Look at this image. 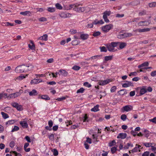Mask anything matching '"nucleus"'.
I'll list each match as a JSON object with an SVG mask.
<instances>
[{"label": "nucleus", "mask_w": 156, "mask_h": 156, "mask_svg": "<svg viewBox=\"0 0 156 156\" xmlns=\"http://www.w3.org/2000/svg\"><path fill=\"white\" fill-rule=\"evenodd\" d=\"M99 107V105H97L96 106H95L93 108L91 109V111L94 112H96L99 111V110L98 108Z\"/></svg>", "instance_id": "19"}, {"label": "nucleus", "mask_w": 156, "mask_h": 156, "mask_svg": "<svg viewBox=\"0 0 156 156\" xmlns=\"http://www.w3.org/2000/svg\"><path fill=\"white\" fill-rule=\"evenodd\" d=\"M41 98L45 100H50V99L48 96L46 95H42L41 97Z\"/></svg>", "instance_id": "23"}, {"label": "nucleus", "mask_w": 156, "mask_h": 156, "mask_svg": "<svg viewBox=\"0 0 156 156\" xmlns=\"http://www.w3.org/2000/svg\"><path fill=\"white\" fill-rule=\"evenodd\" d=\"M20 92H16L13 94H9L8 97V98L9 99L11 98H14L20 96Z\"/></svg>", "instance_id": "8"}, {"label": "nucleus", "mask_w": 156, "mask_h": 156, "mask_svg": "<svg viewBox=\"0 0 156 156\" xmlns=\"http://www.w3.org/2000/svg\"><path fill=\"white\" fill-rule=\"evenodd\" d=\"M13 153L16 156H22L21 154L20 153H17V152L16 151H12L10 152V153Z\"/></svg>", "instance_id": "50"}, {"label": "nucleus", "mask_w": 156, "mask_h": 156, "mask_svg": "<svg viewBox=\"0 0 156 156\" xmlns=\"http://www.w3.org/2000/svg\"><path fill=\"white\" fill-rule=\"evenodd\" d=\"M124 14H117L115 15V16L116 17L121 18L124 17Z\"/></svg>", "instance_id": "56"}, {"label": "nucleus", "mask_w": 156, "mask_h": 156, "mask_svg": "<svg viewBox=\"0 0 156 156\" xmlns=\"http://www.w3.org/2000/svg\"><path fill=\"white\" fill-rule=\"evenodd\" d=\"M14 120H11L8 121L6 122V125L13 124L14 123Z\"/></svg>", "instance_id": "29"}, {"label": "nucleus", "mask_w": 156, "mask_h": 156, "mask_svg": "<svg viewBox=\"0 0 156 156\" xmlns=\"http://www.w3.org/2000/svg\"><path fill=\"white\" fill-rule=\"evenodd\" d=\"M147 90L146 88L144 87H143L141 89L140 91V95H143L147 92Z\"/></svg>", "instance_id": "20"}, {"label": "nucleus", "mask_w": 156, "mask_h": 156, "mask_svg": "<svg viewBox=\"0 0 156 156\" xmlns=\"http://www.w3.org/2000/svg\"><path fill=\"white\" fill-rule=\"evenodd\" d=\"M80 68V67L77 66H74L72 67V69L74 70L77 71L79 70Z\"/></svg>", "instance_id": "36"}, {"label": "nucleus", "mask_w": 156, "mask_h": 156, "mask_svg": "<svg viewBox=\"0 0 156 156\" xmlns=\"http://www.w3.org/2000/svg\"><path fill=\"white\" fill-rule=\"evenodd\" d=\"M144 145L146 147H149L151 146V144L150 143H144Z\"/></svg>", "instance_id": "60"}, {"label": "nucleus", "mask_w": 156, "mask_h": 156, "mask_svg": "<svg viewBox=\"0 0 156 156\" xmlns=\"http://www.w3.org/2000/svg\"><path fill=\"white\" fill-rule=\"evenodd\" d=\"M133 34L131 33H125L123 34H120L117 36L118 38H124L128 37H131Z\"/></svg>", "instance_id": "5"}, {"label": "nucleus", "mask_w": 156, "mask_h": 156, "mask_svg": "<svg viewBox=\"0 0 156 156\" xmlns=\"http://www.w3.org/2000/svg\"><path fill=\"white\" fill-rule=\"evenodd\" d=\"M16 108L19 111H21L23 110V108H22V106L20 105H18L17 106V107Z\"/></svg>", "instance_id": "63"}, {"label": "nucleus", "mask_w": 156, "mask_h": 156, "mask_svg": "<svg viewBox=\"0 0 156 156\" xmlns=\"http://www.w3.org/2000/svg\"><path fill=\"white\" fill-rule=\"evenodd\" d=\"M146 12L145 10H143L139 13V16H142L146 14Z\"/></svg>", "instance_id": "41"}, {"label": "nucleus", "mask_w": 156, "mask_h": 156, "mask_svg": "<svg viewBox=\"0 0 156 156\" xmlns=\"http://www.w3.org/2000/svg\"><path fill=\"white\" fill-rule=\"evenodd\" d=\"M126 136L127 134L126 133H121L119 134L117 136V138L124 139L126 137Z\"/></svg>", "instance_id": "13"}, {"label": "nucleus", "mask_w": 156, "mask_h": 156, "mask_svg": "<svg viewBox=\"0 0 156 156\" xmlns=\"http://www.w3.org/2000/svg\"><path fill=\"white\" fill-rule=\"evenodd\" d=\"M48 37V35L47 34H44L43 36L39 37L38 39H47Z\"/></svg>", "instance_id": "46"}, {"label": "nucleus", "mask_w": 156, "mask_h": 156, "mask_svg": "<svg viewBox=\"0 0 156 156\" xmlns=\"http://www.w3.org/2000/svg\"><path fill=\"white\" fill-rule=\"evenodd\" d=\"M133 107L130 105H127L124 106L122 108V112H129L132 109Z\"/></svg>", "instance_id": "7"}, {"label": "nucleus", "mask_w": 156, "mask_h": 156, "mask_svg": "<svg viewBox=\"0 0 156 156\" xmlns=\"http://www.w3.org/2000/svg\"><path fill=\"white\" fill-rule=\"evenodd\" d=\"M108 50L111 52H114V48L117 47V44L116 42H112L110 44L106 45Z\"/></svg>", "instance_id": "2"}, {"label": "nucleus", "mask_w": 156, "mask_h": 156, "mask_svg": "<svg viewBox=\"0 0 156 156\" xmlns=\"http://www.w3.org/2000/svg\"><path fill=\"white\" fill-rule=\"evenodd\" d=\"M151 75L152 76H156V71L152 72L151 73Z\"/></svg>", "instance_id": "64"}, {"label": "nucleus", "mask_w": 156, "mask_h": 156, "mask_svg": "<svg viewBox=\"0 0 156 156\" xmlns=\"http://www.w3.org/2000/svg\"><path fill=\"white\" fill-rule=\"evenodd\" d=\"M38 81H39V80H38L37 79H35L31 80L30 83L31 84H37L38 83Z\"/></svg>", "instance_id": "37"}, {"label": "nucleus", "mask_w": 156, "mask_h": 156, "mask_svg": "<svg viewBox=\"0 0 156 156\" xmlns=\"http://www.w3.org/2000/svg\"><path fill=\"white\" fill-rule=\"evenodd\" d=\"M150 8H154L156 7V2H153L148 4Z\"/></svg>", "instance_id": "22"}, {"label": "nucleus", "mask_w": 156, "mask_h": 156, "mask_svg": "<svg viewBox=\"0 0 156 156\" xmlns=\"http://www.w3.org/2000/svg\"><path fill=\"white\" fill-rule=\"evenodd\" d=\"M28 47L31 49L32 50H34L35 49V46L33 41H30V43L28 44Z\"/></svg>", "instance_id": "12"}, {"label": "nucleus", "mask_w": 156, "mask_h": 156, "mask_svg": "<svg viewBox=\"0 0 156 156\" xmlns=\"http://www.w3.org/2000/svg\"><path fill=\"white\" fill-rule=\"evenodd\" d=\"M55 6L56 8L58 9H62V7L61 5L58 3L55 4Z\"/></svg>", "instance_id": "38"}, {"label": "nucleus", "mask_w": 156, "mask_h": 156, "mask_svg": "<svg viewBox=\"0 0 156 156\" xmlns=\"http://www.w3.org/2000/svg\"><path fill=\"white\" fill-rule=\"evenodd\" d=\"M30 13V12L29 11H26L25 12H21L20 14L21 15H23L24 16H26L27 15L29 14Z\"/></svg>", "instance_id": "28"}, {"label": "nucleus", "mask_w": 156, "mask_h": 156, "mask_svg": "<svg viewBox=\"0 0 156 156\" xmlns=\"http://www.w3.org/2000/svg\"><path fill=\"white\" fill-rule=\"evenodd\" d=\"M126 83H123L122 85V87H127L130 86H133V84L131 82L127 81H126Z\"/></svg>", "instance_id": "10"}, {"label": "nucleus", "mask_w": 156, "mask_h": 156, "mask_svg": "<svg viewBox=\"0 0 156 156\" xmlns=\"http://www.w3.org/2000/svg\"><path fill=\"white\" fill-rule=\"evenodd\" d=\"M110 81V79H107L103 81H101L98 82V84L101 85H106Z\"/></svg>", "instance_id": "11"}, {"label": "nucleus", "mask_w": 156, "mask_h": 156, "mask_svg": "<svg viewBox=\"0 0 156 156\" xmlns=\"http://www.w3.org/2000/svg\"><path fill=\"white\" fill-rule=\"evenodd\" d=\"M83 85L89 88L91 87V85L89 84L87 82H84L83 83Z\"/></svg>", "instance_id": "49"}, {"label": "nucleus", "mask_w": 156, "mask_h": 156, "mask_svg": "<svg viewBox=\"0 0 156 156\" xmlns=\"http://www.w3.org/2000/svg\"><path fill=\"white\" fill-rule=\"evenodd\" d=\"M14 145H15V142L14 141H12L10 142V144H9V146H10V147L12 148L13 147H14Z\"/></svg>", "instance_id": "59"}, {"label": "nucleus", "mask_w": 156, "mask_h": 156, "mask_svg": "<svg viewBox=\"0 0 156 156\" xmlns=\"http://www.w3.org/2000/svg\"><path fill=\"white\" fill-rule=\"evenodd\" d=\"M144 133H145V136L147 138L149 136L148 131L146 129H145L144 130Z\"/></svg>", "instance_id": "47"}, {"label": "nucleus", "mask_w": 156, "mask_h": 156, "mask_svg": "<svg viewBox=\"0 0 156 156\" xmlns=\"http://www.w3.org/2000/svg\"><path fill=\"white\" fill-rule=\"evenodd\" d=\"M66 99V98L65 97H62L61 98H59L56 99L58 101H62Z\"/></svg>", "instance_id": "51"}, {"label": "nucleus", "mask_w": 156, "mask_h": 156, "mask_svg": "<svg viewBox=\"0 0 156 156\" xmlns=\"http://www.w3.org/2000/svg\"><path fill=\"white\" fill-rule=\"evenodd\" d=\"M149 65V63L147 62H145L141 64V66H142V67L145 66H148Z\"/></svg>", "instance_id": "58"}, {"label": "nucleus", "mask_w": 156, "mask_h": 156, "mask_svg": "<svg viewBox=\"0 0 156 156\" xmlns=\"http://www.w3.org/2000/svg\"><path fill=\"white\" fill-rule=\"evenodd\" d=\"M25 78V76H24V75H23L22 74H21V76H18L16 79H18L19 80H21L22 79H23L24 78Z\"/></svg>", "instance_id": "48"}, {"label": "nucleus", "mask_w": 156, "mask_h": 156, "mask_svg": "<svg viewBox=\"0 0 156 156\" xmlns=\"http://www.w3.org/2000/svg\"><path fill=\"white\" fill-rule=\"evenodd\" d=\"M103 18L105 22L106 23H109V20L108 19L107 16H105V15H103Z\"/></svg>", "instance_id": "44"}, {"label": "nucleus", "mask_w": 156, "mask_h": 156, "mask_svg": "<svg viewBox=\"0 0 156 156\" xmlns=\"http://www.w3.org/2000/svg\"><path fill=\"white\" fill-rule=\"evenodd\" d=\"M111 13V12L110 11H106L103 13V15H105V16H110Z\"/></svg>", "instance_id": "39"}, {"label": "nucleus", "mask_w": 156, "mask_h": 156, "mask_svg": "<svg viewBox=\"0 0 156 156\" xmlns=\"http://www.w3.org/2000/svg\"><path fill=\"white\" fill-rule=\"evenodd\" d=\"M33 67V66L31 64H28L27 66L23 65L17 67L15 70L17 73L26 72L27 71L31 70Z\"/></svg>", "instance_id": "1"}, {"label": "nucleus", "mask_w": 156, "mask_h": 156, "mask_svg": "<svg viewBox=\"0 0 156 156\" xmlns=\"http://www.w3.org/2000/svg\"><path fill=\"white\" fill-rule=\"evenodd\" d=\"M113 55H110L108 56H106L104 57V60L105 61H108L111 60L112 59Z\"/></svg>", "instance_id": "17"}, {"label": "nucleus", "mask_w": 156, "mask_h": 156, "mask_svg": "<svg viewBox=\"0 0 156 156\" xmlns=\"http://www.w3.org/2000/svg\"><path fill=\"white\" fill-rule=\"evenodd\" d=\"M18 103H16V102H14V103H12V106L14 107V108H16L17 107V106L18 105Z\"/></svg>", "instance_id": "62"}, {"label": "nucleus", "mask_w": 156, "mask_h": 156, "mask_svg": "<svg viewBox=\"0 0 156 156\" xmlns=\"http://www.w3.org/2000/svg\"><path fill=\"white\" fill-rule=\"evenodd\" d=\"M150 29L148 28H144L143 29H137L136 30V31L140 32H148L150 31Z\"/></svg>", "instance_id": "14"}, {"label": "nucleus", "mask_w": 156, "mask_h": 156, "mask_svg": "<svg viewBox=\"0 0 156 156\" xmlns=\"http://www.w3.org/2000/svg\"><path fill=\"white\" fill-rule=\"evenodd\" d=\"M87 119V114H85V116L83 117V121L84 122H88Z\"/></svg>", "instance_id": "53"}, {"label": "nucleus", "mask_w": 156, "mask_h": 156, "mask_svg": "<svg viewBox=\"0 0 156 156\" xmlns=\"http://www.w3.org/2000/svg\"><path fill=\"white\" fill-rule=\"evenodd\" d=\"M1 114L2 115L3 118L4 119H5L9 117L8 115L5 113L3 112H1Z\"/></svg>", "instance_id": "24"}, {"label": "nucleus", "mask_w": 156, "mask_h": 156, "mask_svg": "<svg viewBox=\"0 0 156 156\" xmlns=\"http://www.w3.org/2000/svg\"><path fill=\"white\" fill-rule=\"evenodd\" d=\"M149 154V152L147 151L144 152L142 154V156H148Z\"/></svg>", "instance_id": "61"}, {"label": "nucleus", "mask_w": 156, "mask_h": 156, "mask_svg": "<svg viewBox=\"0 0 156 156\" xmlns=\"http://www.w3.org/2000/svg\"><path fill=\"white\" fill-rule=\"evenodd\" d=\"M84 90L85 89L83 87H81L77 90L76 93H82L84 92Z\"/></svg>", "instance_id": "32"}, {"label": "nucleus", "mask_w": 156, "mask_h": 156, "mask_svg": "<svg viewBox=\"0 0 156 156\" xmlns=\"http://www.w3.org/2000/svg\"><path fill=\"white\" fill-rule=\"evenodd\" d=\"M39 20L40 21L43 22L47 21V19L44 17H41L39 19Z\"/></svg>", "instance_id": "55"}, {"label": "nucleus", "mask_w": 156, "mask_h": 156, "mask_svg": "<svg viewBox=\"0 0 156 156\" xmlns=\"http://www.w3.org/2000/svg\"><path fill=\"white\" fill-rule=\"evenodd\" d=\"M38 93L37 91L35 89H33L32 91L29 92V94L30 96H33L37 95Z\"/></svg>", "instance_id": "15"}, {"label": "nucleus", "mask_w": 156, "mask_h": 156, "mask_svg": "<svg viewBox=\"0 0 156 156\" xmlns=\"http://www.w3.org/2000/svg\"><path fill=\"white\" fill-rule=\"evenodd\" d=\"M116 43L117 44V46L119 45V48H118L119 50L123 49L127 45V44L124 42H116Z\"/></svg>", "instance_id": "4"}, {"label": "nucleus", "mask_w": 156, "mask_h": 156, "mask_svg": "<svg viewBox=\"0 0 156 156\" xmlns=\"http://www.w3.org/2000/svg\"><path fill=\"white\" fill-rule=\"evenodd\" d=\"M140 20V18L138 17L137 18H135L131 20L128 23H132L133 22H137L138 21Z\"/></svg>", "instance_id": "26"}, {"label": "nucleus", "mask_w": 156, "mask_h": 156, "mask_svg": "<svg viewBox=\"0 0 156 156\" xmlns=\"http://www.w3.org/2000/svg\"><path fill=\"white\" fill-rule=\"evenodd\" d=\"M116 89V87L115 86H113L111 89V92H114L115 91Z\"/></svg>", "instance_id": "54"}, {"label": "nucleus", "mask_w": 156, "mask_h": 156, "mask_svg": "<svg viewBox=\"0 0 156 156\" xmlns=\"http://www.w3.org/2000/svg\"><path fill=\"white\" fill-rule=\"evenodd\" d=\"M102 56V55H95L93 56H92L90 58H89V59H87V60L90 59V58H91L92 59H95L96 58H101Z\"/></svg>", "instance_id": "27"}, {"label": "nucleus", "mask_w": 156, "mask_h": 156, "mask_svg": "<svg viewBox=\"0 0 156 156\" xmlns=\"http://www.w3.org/2000/svg\"><path fill=\"white\" fill-rule=\"evenodd\" d=\"M151 23L150 20H146L144 21H141L139 22L138 25L139 26H148Z\"/></svg>", "instance_id": "6"}, {"label": "nucleus", "mask_w": 156, "mask_h": 156, "mask_svg": "<svg viewBox=\"0 0 156 156\" xmlns=\"http://www.w3.org/2000/svg\"><path fill=\"white\" fill-rule=\"evenodd\" d=\"M48 137L50 140L51 141L54 140V136L53 134H51L49 135H48Z\"/></svg>", "instance_id": "33"}, {"label": "nucleus", "mask_w": 156, "mask_h": 156, "mask_svg": "<svg viewBox=\"0 0 156 156\" xmlns=\"http://www.w3.org/2000/svg\"><path fill=\"white\" fill-rule=\"evenodd\" d=\"M80 42L78 40H74L72 42V44L73 45H76L79 44Z\"/></svg>", "instance_id": "25"}, {"label": "nucleus", "mask_w": 156, "mask_h": 156, "mask_svg": "<svg viewBox=\"0 0 156 156\" xmlns=\"http://www.w3.org/2000/svg\"><path fill=\"white\" fill-rule=\"evenodd\" d=\"M52 151L53 152V155L55 156H56L58 154V152L57 150L55 149H53Z\"/></svg>", "instance_id": "31"}, {"label": "nucleus", "mask_w": 156, "mask_h": 156, "mask_svg": "<svg viewBox=\"0 0 156 156\" xmlns=\"http://www.w3.org/2000/svg\"><path fill=\"white\" fill-rule=\"evenodd\" d=\"M117 150V147H112L111 149V152L112 154H114L115 153L116 151Z\"/></svg>", "instance_id": "40"}, {"label": "nucleus", "mask_w": 156, "mask_h": 156, "mask_svg": "<svg viewBox=\"0 0 156 156\" xmlns=\"http://www.w3.org/2000/svg\"><path fill=\"white\" fill-rule=\"evenodd\" d=\"M127 118V116L125 114H123L121 116V119L123 121H125Z\"/></svg>", "instance_id": "45"}, {"label": "nucleus", "mask_w": 156, "mask_h": 156, "mask_svg": "<svg viewBox=\"0 0 156 156\" xmlns=\"http://www.w3.org/2000/svg\"><path fill=\"white\" fill-rule=\"evenodd\" d=\"M149 121L151 122L156 124V117H154L152 119H149Z\"/></svg>", "instance_id": "52"}, {"label": "nucleus", "mask_w": 156, "mask_h": 156, "mask_svg": "<svg viewBox=\"0 0 156 156\" xmlns=\"http://www.w3.org/2000/svg\"><path fill=\"white\" fill-rule=\"evenodd\" d=\"M116 142L115 140H113L111 142L109 143V146L110 147H112L114 145H115Z\"/></svg>", "instance_id": "30"}, {"label": "nucleus", "mask_w": 156, "mask_h": 156, "mask_svg": "<svg viewBox=\"0 0 156 156\" xmlns=\"http://www.w3.org/2000/svg\"><path fill=\"white\" fill-rule=\"evenodd\" d=\"M20 125L24 128H27L28 127V125L26 120L21 121L20 122Z\"/></svg>", "instance_id": "9"}, {"label": "nucleus", "mask_w": 156, "mask_h": 156, "mask_svg": "<svg viewBox=\"0 0 156 156\" xmlns=\"http://www.w3.org/2000/svg\"><path fill=\"white\" fill-rule=\"evenodd\" d=\"M113 25L111 24H109L108 25L103 26L101 27V29L103 31L107 32H108L111 29H112Z\"/></svg>", "instance_id": "3"}, {"label": "nucleus", "mask_w": 156, "mask_h": 156, "mask_svg": "<svg viewBox=\"0 0 156 156\" xmlns=\"http://www.w3.org/2000/svg\"><path fill=\"white\" fill-rule=\"evenodd\" d=\"M48 11L50 12H53L55 11V8L53 7H48Z\"/></svg>", "instance_id": "35"}, {"label": "nucleus", "mask_w": 156, "mask_h": 156, "mask_svg": "<svg viewBox=\"0 0 156 156\" xmlns=\"http://www.w3.org/2000/svg\"><path fill=\"white\" fill-rule=\"evenodd\" d=\"M137 75V73L136 72H133L130 73L129 75V76H136Z\"/></svg>", "instance_id": "57"}, {"label": "nucleus", "mask_w": 156, "mask_h": 156, "mask_svg": "<svg viewBox=\"0 0 156 156\" xmlns=\"http://www.w3.org/2000/svg\"><path fill=\"white\" fill-rule=\"evenodd\" d=\"M119 94L121 95H123L127 93L126 90L125 89H122L118 91Z\"/></svg>", "instance_id": "21"}, {"label": "nucleus", "mask_w": 156, "mask_h": 156, "mask_svg": "<svg viewBox=\"0 0 156 156\" xmlns=\"http://www.w3.org/2000/svg\"><path fill=\"white\" fill-rule=\"evenodd\" d=\"M89 35L88 34H82L80 37L81 39H87L89 38Z\"/></svg>", "instance_id": "16"}, {"label": "nucleus", "mask_w": 156, "mask_h": 156, "mask_svg": "<svg viewBox=\"0 0 156 156\" xmlns=\"http://www.w3.org/2000/svg\"><path fill=\"white\" fill-rule=\"evenodd\" d=\"M101 34L100 32L99 31H96L94 32L93 34V35L94 37H97L100 35Z\"/></svg>", "instance_id": "43"}, {"label": "nucleus", "mask_w": 156, "mask_h": 156, "mask_svg": "<svg viewBox=\"0 0 156 156\" xmlns=\"http://www.w3.org/2000/svg\"><path fill=\"white\" fill-rule=\"evenodd\" d=\"M100 49L101 51V52H106L107 51V49L104 46L101 47H100Z\"/></svg>", "instance_id": "34"}, {"label": "nucleus", "mask_w": 156, "mask_h": 156, "mask_svg": "<svg viewBox=\"0 0 156 156\" xmlns=\"http://www.w3.org/2000/svg\"><path fill=\"white\" fill-rule=\"evenodd\" d=\"M19 129V127L17 126H15L14 128L12 129L11 132H14V131H17Z\"/></svg>", "instance_id": "42"}, {"label": "nucleus", "mask_w": 156, "mask_h": 156, "mask_svg": "<svg viewBox=\"0 0 156 156\" xmlns=\"http://www.w3.org/2000/svg\"><path fill=\"white\" fill-rule=\"evenodd\" d=\"M61 75L64 76H66L68 74V72L64 70H60L59 71Z\"/></svg>", "instance_id": "18"}]
</instances>
